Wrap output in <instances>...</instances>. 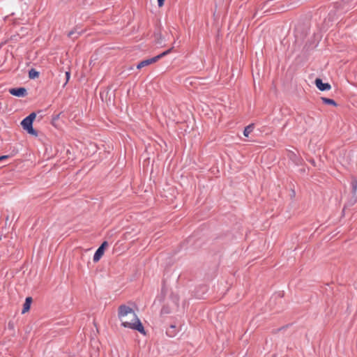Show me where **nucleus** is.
I'll list each match as a JSON object with an SVG mask.
<instances>
[{"label":"nucleus","mask_w":357,"mask_h":357,"mask_svg":"<svg viewBox=\"0 0 357 357\" xmlns=\"http://www.w3.org/2000/svg\"><path fill=\"white\" fill-rule=\"evenodd\" d=\"M66 82L65 84L68 82L70 77V73L69 71L66 72Z\"/></svg>","instance_id":"nucleus-15"},{"label":"nucleus","mask_w":357,"mask_h":357,"mask_svg":"<svg viewBox=\"0 0 357 357\" xmlns=\"http://www.w3.org/2000/svg\"><path fill=\"white\" fill-rule=\"evenodd\" d=\"M161 313L162 314L169 313V311L167 310V309L166 307H164L161 310Z\"/></svg>","instance_id":"nucleus-17"},{"label":"nucleus","mask_w":357,"mask_h":357,"mask_svg":"<svg viewBox=\"0 0 357 357\" xmlns=\"http://www.w3.org/2000/svg\"><path fill=\"white\" fill-rule=\"evenodd\" d=\"M103 254H104V251L102 250V248H98L93 255V261L98 262L100 259V258L102 257Z\"/></svg>","instance_id":"nucleus-9"},{"label":"nucleus","mask_w":357,"mask_h":357,"mask_svg":"<svg viewBox=\"0 0 357 357\" xmlns=\"http://www.w3.org/2000/svg\"><path fill=\"white\" fill-rule=\"evenodd\" d=\"M172 48H170L165 52H163L162 53L154 56V57H152V58H150V59H145V60H143L142 61H140L137 66V69H141L145 66H148L152 63H154L155 62H157L160 59L162 58L163 56H165V55L168 54L171 50H172Z\"/></svg>","instance_id":"nucleus-3"},{"label":"nucleus","mask_w":357,"mask_h":357,"mask_svg":"<svg viewBox=\"0 0 357 357\" xmlns=\"http://www.w3.org/2000/svg\"><path fill=\"white\" fill-rule=\"evenodd\" d=\"M8 158H9V155H1V156H0V161L7 159Z\"/></svg>","instance_id":"nucleus-18"},{"label":"nucleus","mask_w":357,"mask_h":357,"mask_svg":"<svg viewBox=\"0 0 357 357\" xmlns=\"http://www.w3.org/2000/svg\"><path fill=\"white\" fill-rule=\"evenodd\" d=\"M123 326H124L125 328L137 330L139 333L145 334L144 326H142L137 316H136V319H133L132 321H123Z\"/></svg>","instance_id":"nucleus-4"},{"label":"nucleus","mask_w":357,"mask_h":357,"mask_svg":"<svg viewBox=\"0 0 357 357\" xmlns=\"http://www.w3.org/2000/svg\"><path fill=\"white\" fill-rule=\"evenodd\" d=\"M31 303H32V298L26 297L25 299V302L23 305V308L22 310V314H24L29 310Z\"/></svg>","instance_id":"nucleus-7"},{"label":"nucleus","mask_w":357,"mask_h":357,"mask_svg":"<svg viewBox=\"0 0 357 357\" xmlns=\"http://www.w3.org/2000/svg\"><path fill=\"white\" fill-rule=\"evenodd\" d=\"M165 2V0H158V4L159 7H161L163 6Z\"/></svg>","instance_id":"nucleus-16"},{"label":"nucleus","mask_w":357,"mask_h":357,"mask_svg":"<svg viewBox=\"0 0 357 357\" xmlns=\"http://www.w3.org/2000/svg\"><path fill=\"white\" fill-rule=\"evenodd\" d=\"M254 129V124H250L248 126H246L243 131V135L245 137H248L250 133H251L253 131Z\"/></svg>","instance_id":"nucleus-10"},{"label":"nucleus","mask_w":357,"mask_h":357,"mask_svg":"<svg viewBox=\"0 0 357 357\" xmlns=\"http://www.w3.org/2000/svg\"><path fill=\"white\" fill-rule=\"evenodd\" d=\"M167 334L168 335H169V336H173V335L170 333V330H169V329H168V330L167 331Z\"/></svg>","instance_id":"nucleus-19"},{"label":"nucleus","mask_w":357,"mask_h":357,"mask_svg":"<svg viewBox=\"0 0 357 357\" xmlns=\"http://www.w3.org/2000/svg\"><path fill=\"white\" fill-rule=\"evenodd\" d=\"M137 314L134 310L126 305H121L119 307L118 317L121 321L123 326V321H132L133 319H136Z\"/></svg>","instance_id":"nucleus-1"},{"label":"nucleus","mask_w":357,"mask_h":357,"mask_svg":"<svg viewBox=\"0 0 357 357\" xmlns=\"http://www.w3.org/2000/svg\"><path fill=\"white\" fill-rule=\"evenodd\" d=\"M36 113H31L22 121L21 125L23 129L26 130L29 134L36 137L38 136V132L33 128V122L36 119Z\"/></svg>","instance_id":"nucleus-2"},{"label":"nucleus","mask_w":357,"mask_h":357,"mask_svg":"<svg viewBox=\"0 0 357 357\" xmlns=\"http://www.w3.org/2000/svg\"><path fill=\"white\" fill-rule=\"evenodd\" d=\"M82 33V31L79 30L78 28H75L73 30L70 31L68 33V36L73 40H75L78 38V36Z\"/></svg>","instance_id":"nucleus-8"},{"label":"nucleus","mask_w":357,"mask_h":357,"mask_svg":"<svg viewBox=\"0 0 357 357\" xmlns=\"http://www.w3.org/2000/svg\"><path fill=\"white\" fill-rule=\"evenodd\" d=\"M108 246V243L107 241H104L99 248H102V250L105 251V249Z\"/></svg>","instance_id":"nucleus-14"},{"label":"nucleus","mask_w":357,"mask_h":357,"mask_svg":"<svg viewBox=\"0 0 357 357\" xmlns=\"http://www.w3.org/2000/svg\"><path fill=\"white\" fill-rule=\"evenodd\" d=\"M39 77V72L36 70L34 68H31L29 71V77L30 79H36Z\"/></svg>","instance_id":"nucleus-11"},{"label":"nucleus","mask_w":357,"mask_h":357,"mask_svg":"<svg viewBox=\"0 0 357 357\" xmlns=\"http://www.w3.org/2000/svg\"><path fill=\"white\" fill-rule=\"evenodd\" d=\"M357 191V181L354 179L351 182V192L354 195L356 194Z\"/></svg>","instance_id":"nucleus-13"},{"label":"nucleus","mask_w":357,"mask_h":357,"mask_svg":"<svg viewBox=\"0 0 357 357\" xmlns=\"http://www.w3.org/2000/svg\"><path fill=\"white\" fill-rule=\"evenodd\" d=\"M314 83L316 86L321 91H328L331 88L328 83H324L322 79L320 78H317L314 81Z\"/></svg>","instance_id":"nucleus-6"},{"label":"nucleus","mask_w":357,"mask_h":357,"mask_svg":"<svg viewBox=\"0 0 357 357\" xmlns=\"http://www.w3.org/2000/svg\"><path fill=\"white\" fill-rule=\"evenodd\" d=\"M321 100H322L323 102L325 103V104L331 105H333V106H336L337 105V103L333 99L322 97Z\"/></svg>","instance_id":"nucleus-12"},{"label":"nucleus","mask_w":357,"mask_h":357,"mask_svg":"<svg viewBox=\"0 0 357 357\" xmlns=\"http://www.w3.org/2000/svg\"><path fill=\"white\" fill-rule=\"evenodd\" d=\"M9 93L16 97H25L27 95V91L24 87L12 88L9 89Z\"/></svg>","instance_id":"nucleus-5"}]
</instances>
